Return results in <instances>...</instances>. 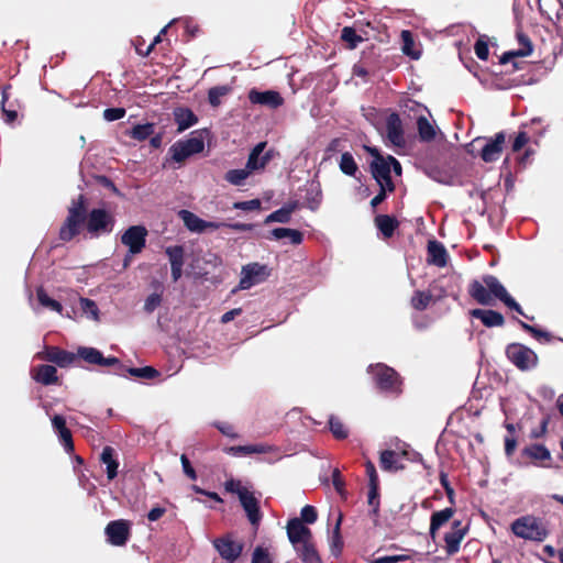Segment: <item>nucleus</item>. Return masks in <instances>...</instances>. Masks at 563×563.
<instances>
[{
  "label": "nucleus",
  "instance_id": "obj_1",
  "mask_svg": "<svg viewBox=\"0 0 563 563\" xmlns=\"http://www.w3.org/2000/svg\"><path fill=\"white\" fill-rule=\"evenodd\" d=\"M84 225L90 239H98L113 231L115 218L106 208H92L87 212L86 198L79 195L68 207L67 217L59 229V240L71 241L80 233Z\"/></svg>",
  "mask_w": 563,
  "mask_h": 563
},
{
  "label": "nucleus",
  "instance_id": "obj_2",
  "mask_svg": "<svg viewBox=\"0 0 563 563\" xmlns=\"http://www.w3.org/2000/svg\"><path fill=\"white\" fill-rule=\"evenodd\" d=\"M470 296L482 306H492L495 299L500 300L507 308L533 320L525 314L521 306L508 294L505 286L494 275H484L482 280L474 279L468 287Z\"/></svg>",
  "mask_w": 563,
  "mask_h": 563
},
{
  "label": "nucleus",
  "instance_id": "obj_3",
  "mask_svg": "<svg viewBox=\"0 0 563 563\" xmlns=\"http://www.w3.org/2000/svg\"><path fill=\"white\" fill-rule=\"evenodd\" d=\"M225 489L238 496L249 522L253 529L257 531L263 519V512L260 508L261 494H258V497L255 496V492L242 485L240 481L234 479L228 481L225 483Z\"/></svg>",
  "mask_w": 563,
  "mask_h": 563
},
{
  "label": "nucleus",
  "instance_id": "obj_4",
  "mask_svg": "<svg viewBox=\"0 0 563 563\" xmlns=\"http://www.w3.org/2000/svg\"><path fill=\"white\" fill-rule=\"evenodd\" d=\"M510 530L517 538L539 543L550 534L548 521L533 515H525L515 519L510 525Z\"/></svg>",
  "mask_w": 563,
  "mask_h": 563
},
{
  "label": "nucleus",
  "instance_id": "obj_5",
  "mask_svg": "<svg viewBox=\"0 0 563 563\" xmlns=\"http://www.w3.org/2000/svg\"><path fill=\"white\" fill-rule=\"evenodd\" d=\"M368 373L379 390L390 395H399L401 393V380L394 368L383 363H377L368 366Z\"/></svg>",
  "mask_w": 563,
  "mask_h": 563
},
{
  "label": "nucleus",
  "instance_id": "obj_6",
  "mask_svg": "<svg viewBox=\"0 0 563 563\" xmlns=\"http://www.w3.org/2000/svg\"><path fill=\"white\" fill-rule=\"evenodd\" d=\"M505 354L508 361L521 372L532 371L539 363L538 354L522 343H509L506 346Z\"/></svg>",
  "mask_w": 563,
  "mask_h": 563
},
{
  "label": "nucleus",
  "instance_id": "obj_7",
  "mask_svg": "<svg viewBox=\"0 0 563 563\" xmlns=\"http://www.w3.org/2000/svg\"><path fill=\"white\" fill-rule=\"evenodd\" d=\"M203 132L194 131L189 139L174 143L169 148L172 158L177 163H181L191 155L201 153L205 148Z\"/></svg>",
  "mask_w": 563,
  "mask_h": 563
},
{
  "label": "nucleus",
  "instance_id": "obj_8",
  "mask_svg": "<svg viewBox=\"0 0 563 563\" xmlns=\"http://www.w3.org/2000/svg\"><path fill=\"white\" fill-rule=\"evenodd\" d=\"M269 275L266 265L260 263H251L242 267L239 289L246 290L261 284Z\"/></svg>",
  "mask_w": 563,
  "mask_h": 563
},
{
  "label": "nucleus",
  "instance_id": "obj_9",
  "mask_svg": "<svg viewBox=\"0 0 563 563\" xmlns=\"http://www.w3.org/2000/svg\"><path fill=\"white\" fill-rule=\"evenodd\" d=\"M147 230L144 225H131L121 235V243L131 254H139L146 245Z\"/></svg>",
  "mask_w": 563,
  "mask_h": 563
},
{
  "label": "nucleus",
  "instance_id": "obj_10",
  "mask_svg": "<svg viewBox=\"0 0 563 563\" xmlns=\"http://www.w3.org/2000/svg\"><path fill=\"white\" fill-rule=\"evenodd\" d=\"M371 172L379 186H384L388 191H394L395 186L390 177V163L387 156H379L371 163Z\"/></svg>",
  "mask_w": 563,
  "mask_h": 563
},
{
  "label": "nucleus",
  "instance_id": "obj_11",
  "mask_svg": "<svg viewBox=\"0 0 563 563\" xmlns=\"http://www.w3.org/2000/svg\"><path fill=\"white\" fill-rule=\"evenodd\" d=\"M104 533L110 544L114 547H122L129 539L130 527L125 520H113L107 525Z\"/></svg>",
  "mask_w": 563,
  "mask_h": 563
},
{
  "label": "nucleus",
  "instance_id": "obj_12",
  "mask_svg": "<svg viewBox=\"0 0 563 563\" xmlns=\"http://www.w3.org/2000/svg\"><path fill=\"white\" fill-rule=\"evenodd\" d=\"M287 537L294 548L312 539L311 530L299 518H291L287 522Z\"/></svg>",
  "mask_w": 563,
  "mask_h": 563
},
{
  "label": "nucleus",
  "instance_id": "obj_13",
  "mask_svg": "<svg viewBox=\"0 0 563 563\" xmlns=\"http://www.w3.org/2000/svg\"><path fill=\"white\" fill-rule=\"evenodd\" d=\"M213 547L220 556L228 562H234L241 555L243 550V544L233 541L230 537H222L213 540Z\"/></svg>",
  "mask_w": 563,
  "mask_h": 563
},
{
  "label": "nucleus",
  "instance_id": "obj_14",
  "mask_svg": "<svg viewBox=\"0 0 563 563\" xmlns=\"http://www.w3.org/2000/svg\"><path fill=\"white\" fill-rule=\"evenodd\" d=\"M505 142L506 134L504 132L496 133L494 137L486 141L481 151V158L485 163L496 162L501 155Z\"/></svg>",
  "mask_w": 563,
  "mask_h": 563
},
{
  "label": "nucleus",
  "instance_id": "obj_15",
  "mask_svg": "<svg viewBox=\"0 0 563 563\" xmlns=\"http://www.w3.org/2000/svg\"><path fill=\"white\" fill-rule=\"evenodd\" d=\"M387 140L395 146L404 147L406 145L402 122L398 113L393 112L386 120Z\"/></svg>",
  "mask_w": 563,
  "mask_h": 563
},
{
  "label": "nucleus",
  "instance_id": "obj_16",
  "mask_svg": "<svg viewBox=\"0 0 563 563\" xmlns=\"http://www.w3.org/2000/svg\"><path fill=\"white\" fill-rule=\"evenodd\" d=\"M249 100L253 104H261L271 109H277L284 104V98L275 90L258 91L256 89H251L249 92Z\"/></svg>",
  "mask_w": 563,
  "mask_h": 563
},
{
  "label": "nucleus",
  "instance_id": "obj_17",
  "mask_svg": "<svg viewBox=\"0 0 563 563\" xmlns=\"http://www.w3.org/2000/svg\"><path fill=\"white\" fill-rule=\"evenodd\" d=\"M266 144V142H260L250 152L245 167L251 173L254 170L263 169L272 159L269 152L264 153Z\"/></svg>",
  "mask_w": 563,
  "mask_h": 563
},
{
  "label": "nucleus",
  "instance_id": "obj_18",
  "mask_svg": "<svg viewBox=\"0 0 563 563\" xmlns=\"http://www.w3.org/2000/svg\"><path fill=\"white\" fill-rule=\"evenodd\" d=\"M170 263V274L174 282H177L183 274L185 263V250L181 245L167 246L165 250Z\"/></svg>",
  "mask_w": 563,
  "mask_h": 563
},
{
  "label": "nucleus",
  "instance_id": "obj_19",
  "mask_svg": "<svg viewBox=\"0 0 563 563\" xmlns=\"http://www.w3.org/2000/svg\"><path fill=\"white\" fill-rule=\"evenodd\" d=\"M516 36L520 47L516 51L504 53L500 57V64H507L515 57H527L532 54L533 45L529 36L521 31H517Z\"/></svg>",
  "mask_w": 563,
  "mask_h": 563
},
{
  "label": "nucleus",
  "instance_id": "obj_20",
  "mask_svg": "<svg viewBox=\"0 0 563 563\" xmlns=\"http://www.w3.org/2000/svg\"><path fill=\"white\" fill-rule=\"evenodd\" d=\"M470 314L482 321V323L487 328L503 327L505 324L504 316L492 309H472Z\"/></svg>",
  "mask_w": 563,
  "mask_h": 563
},
{
  "label": "nucleus",
  "instance_id": "obj_21",
  "mask_svg": "<svg viewBox=\"0 0 563 563\" xmlns=\"http://www.w3.org/2000/svg\"><path fill=\"white\" fill-rule=\"evenodd\" d=\"M301 190L305 192V206L311 211L318 210L322 201V190L320 184L318 181H310Z\"/></svg>",
  "mask_w": 563,
  "mask_h": 563
},
{
  "label": "nucleus",
  "instance_id": "obj_22",
  "mask_svg": "<svg viewBox=\"0 0 563 563\" xmlns=\"http://www.w3.org/2000/svg\"><path fill=\"white\" fill-rule=\"evenodd\" d=\"M428 263L444 267L448 263V252L444 245L435 240L428 242Z\"/></svg>",
  "mask_w": 563,
  "mask_h": 563
},
{
  "label": "nucleus",
  "instance_id": "obj_23",
  "mask_svg": "<svg viewBox=\"0 0 563 563\" xmlns=\"http://www.w3.org/2000/svg\"><path fill=\"white\" fill-rule=\"evenodd\" d=\"M32 378L45 386L56 384L58 380L57 369L53 365H38L32 371Z\"/></svg>",
  "mask_w": 563,
  "mask_h": 563
},
{
  "label": "nucleus",
  "instance_id": "obj_24",
  "mask_svg": "<svg viewBox=\"0 0 563 563\" xmlns=\"http://www.w3.org/2000/svg\"><path fill=\"white\" fill-rule=\"evenodd\" d=\"M298 208V202L297 201H290L288 203H285L282 208L273 211L272 213H269L265 220H264V223L265 224H268V223H273V222H278V223H288L291 219V214L292 212Z\"/></svg>",
  "mask_w": 563,
  "mask_h": 563
},
{
  "label": "nucleus",
  "instance_id": "obj_25",
  "mask_svg": "<svg viewBox=\"0 0 563 563\" xmlns=\"http://www.w3.org/2000/svg\"><path fill=\"white\" fill-rule=\"evenodd\" d=\"M45 358L59 367H67L75 362L76 354L59 347H51L46 351Z\"/></svg>",
  "mask_w": 563,
  "mask_h": 563
},
{
  "label": "nucleus",
  "instance_id": "obj_26",
  "mask_svg": "<svg viewBox=\"0 0 563 563\" xmlns=\"http://www.w3.org/2000/svg\"><path fill=\"white\" fill-rule=\"evenodd\" d=\"M77 356L88 364L99 366H104L106 363L114 362L113 360H107L98 349L90 346H79L77 350Z\"/></svg>",
  "mask_w": 563,
  "mask_h": 563
},
{
  "label": "nucleus",
  "instance_id": "obj_27",
  "mask_svg": "<svg viewBox=\"0 0 563 563\" xmlns=\"http://www.w3.org/2000/svg\"><path fill=\"white\" fill-rule=\"evenodd\" d=\"M174 118L177 123L178 132H184L195 125L198 121L196 114L190 109L181 107L174 110Z\"/></svg>",
  "mask_w": 563,
  "mask_h": 563
},
{
  "label": "nucleus",
  "instance_id": "obj_28",
  "mask_svg": "<svg viewBox=\"0 0 563 563\" xmlns=\"http://www.w3.org/2000/svg\"><path fill=\"white\" fill-rule=\"evenodd\" d=\"M294 549L302 563H322L312 539Z\"/></svg>",
  "mask_w": 563,
  "mask_h": 563
},
{
  "label": "nucleus",
  "instance_id": "obj_29",
  "mask_svg": "<svg viewBox=\"0 0 563 563\" xmlns=\"http://www.w3.org/2000/svg\"><path fill=\"white\" fill-rule=\"evenodd\" d=\"M375 225L385 239H389L394 235L399 222L395 217L378 214L375 217Z\"/></svg>",
  "mask_w": 563,
  "mask_h": 563
},
{
  "label": "nucleus",
  "instance_id": "obj_30",
  "mask_svg": "<svg viewBox=\"0 0 563 563\" xmlns=\"http://www.w3.org/2000/svg\"><path fill=\"white\" fill-rule=\"evenodd\" d=\"M468 529L450 531L444 536L445 551L449 556L454 555L460 551L461 542L467 534Z\"/></svg>",
  "mask_w": 563,
  "mask_h": 563
},
{
  "label": "nucleus",
  "instance_id": "obj_31",
  "mask_svg": "<svg viewBox=\"0 0 563 563\" xmlns=\"http://www.w3.org/2000/svg\"><path fill=\"white\" fill-rule=\"evenodd\" d=\"M455 510L451 507L434 511L430 519V536L434 538L435 532L444 526L454 515Z\"/></svg>",
  "mask_w": 563,
  "mask_h": 563
},
{
  "label": "nucleus",
  "instance_id": "obj_32",
  "mask_svg": "<svg viewBox=\"0 0 563 563\" xmlns=\"http://www.w3.org/2000/svg\"><path fill=\"white\" fill-rule=\"evenodd\" d=\"M178 217L183 220L185 227L194 233H203V219L189 210H180Z\"/></svg>",
  "mask_w": 563,
  "mask_h": 563
},
{
  "label": "nucleus",
  "instance_id": "obj_33",
  "mask_svg": "<svg viewBox=\"0 0 563 563\" xmlns=\"http://www.w3.org/2000/svg\"><path fill=\"white\" fill-rule=\"evenodd\" d=\"M100 461L107 466V477L112 481L118 475L119 463L114 459V450L111 446H104L100 454Z\"/></svg>",
  "mask_w": 563,
  "mask_h": 563
},
{
  "label": "nucleus",
  "instance_id": "obj_34",
  "mask_svg": "<svg viewBox=\"0 0 563 563\" xmlns=\"http://www.w3.org/2000/svg\"><path fill=\"white\" fill-rule=\"evenodd\" d=\"M522 453L539 462L551 461V453L543 444H531L523 449Z\"/></svg>",
  "mask_w": 563,
  "mask_h": 563
},
{
  "label": "nucleus",
  "instance_id": "obj_35",
  "mask_svg": "<svg viewBox=\"0 0 563 563\" xmlns=\"http://www.w3.org/2000/svg\"><path fill=\"white\" fill-rule=\"evenodd\" d=\"M341 522H342V517L339 516V518L335 522L333 532H332V537L330 539L331 553L335 558L341 555L342 549H343V540H342L341 532H340Z\"/></svg>",
  "mask_w": 563,
  "mask_h": 563
},
{
  "label": "nucleus",
  "instance_id": "obj_36",
  "mask_svg": "<svg viewBox=\"0 0 563 563\" xmlns=\"http://www.w3.org/2000/svg\"><path fill=\"white\" fill-rule=\"evenodd\" d=\"M401 40L404 54L411 57L412 59L420 58L421 52L415 48V41L411 32L408 30H404L401 32Z\"/></svg>",
  "mask_w": 563,
  "mask_h": 563
},
{
  "label": "nucleus",
  "instance_id": "obj_37",
  "mask_svg": "<svg viewBox=\"0 0 563 563\" xmlns=\"http://www.w3.org/2000/svg\"><path fill=\"white\" fill-rule=\"evenodd\" d=\"M250 175L251 172L246 167L240 169H230L225 173L224 179L233 186H243Z\"/></svg>",
  "mask_w": 563,
  "mask_h": 563
},
{
  "label": "nucleus",
  "instance_id": "obj_38",
  "mask_svg": "<svg viewBox=\"0 0 563 563\" xmlns=\"http://www.w3.org/2000/svg\"><path fill=\"white\" fill-rule=\"evenodd\" d=\"M36 294H37V300L43 307L48 308V309L62 314V312H63L62 303L59 301L48 297V295L46 294V291L44 290V288L42 286L37 288Z\"/></svg>",
  "mask_w": 563,
  "mask_h": 563
},
{
  "label": "nucleus",
  "instance_id": "obj_39",
  "mask_svg": "<svg viewBox=\"0 0 563 563\" xmlns=\"http://www.w3.org/2000/svg\"><path fill=\"white\" fill-rule=\"evenodd\" d=\"M419 136L422 141L429 142L435 137V131L426 117H419L417 120Z\"/></svg>",
  "mask_w": 563,
  "mask_h": 563
},
{
  "label": "nucleus",
  "instance_id": "obj_40",
  "mask_svg": "<svg viewBox=\"0 0 563 563\" xmlns=\"http://www.w3.org/2000/svg\"><path fill=\"white\" fill-rule=\"evenodd\" d=\"M518 323L525 331L529 332L536 340L540 342L549 343L553 339V335L549 331L539 329L534 325H530L521 320H518Z\"/></svg>",
  "mask_w": 563,
  "mask_h": 563
},
{
  "label": "nucleus",
  "instance_id": "obj_41",
  "mask_svg": "<svg viewBox=\"0 0 563 563\" xmlns=\"http://www.w3.org/2000/svg\"><path fill=\"white\" fill-rule=\"evenodd\" d=\"M339 167L341 172L347 176H355L358 169L357 164L350 152H344L341 155Z\"/></svg>",
  "mask_w": 563,
  "mask_h": 563
},
{
  "label": "nucleus",
  "instance_id": "obj_42",
  "mask_svg": "<svg viewBox=\"0 0 563 563\" xmlns=\"http://www.w3.org/2000/svg\"><path fill=\"white\" fill-rule=\"evenodd\" d=\"M154 123L136 124L132 128L130 136L137 141H145L154 133Z\"/></svg>",
  "mask_w": 563,
  "mask_h": 563
},
{
  "label": "nucleus",
  "instance_id": "obj_43",
  "mask_svg": "<svg viewBox=\"0 0 563 563\" xmlns=\"http://www.w3.org/2000/svg\"><path fill=\"white\" fill-rule=\"evenodd\" d=\"M231 91V87L228 85L214 86L208 91V101L212 107H218L221 103L222 97L227 96Z\"/></svg>",
  "mask_w": 563,
  "mask_h": 563
},
{
  "label": "nucleus",
  "instance_id": "obj_44",
  "mask_svg": "<svg viewBox=\"0 0 563 563\" xmlns=\"http://www.w3.org/2000/svg\"><path fill=\"white\" fill-rule=\"evenodd\" d=\"M379 463L384 471L398 470V455L395 451L385 450L380 453Z\"/></svg>",
  "mask_w": 563,
  "mask_h": 563
},
{
  "label": "nucleus",
  "instance_id": "obj_45",
  "mask_svg": "<svg viewBox=\"0 0 563 563\" xmlns=\"http://www.w3.org/2000/svg\"><path fill=\"white\" fill-rule=\"evenodd\" d=\"M251 563H274V555L268 547L257 545L253 550Z\"/></svg>",
  "mask_w": 563,
  "mask_h": 563
},
{
  "label": "nucleus",
  "instance_id": "obj_46",
  "mask_svg": "<svg viewBox=\"0 0 563 563\" xmlns=\"http://www.w3.org/2000/svg\"><path fill=\"white\" fill-rule=\"evenodd\" d=\"M432 296L429 292L417 290L411 298V306L419 311L427 309Z\"/></svg>",
  "mask_w": 563,
  "mask_h": 563
},
{
  "label": "nucleus",
  "instance_id": "obj_47",
  "mask_svg": "<svg viewBox=\"0 0 563 563\" xmlns=\"http://www.w3.org/2000/svg\"><path fill=\"white\" fill-rule=\"evenodd\" d=\"M130 375L142 379H154L159 376V372L152 366L131 367Z\"/></svg>",
  "mask_w": 563,
  "mask_h": 563
},
{
  "label": "nucleus",
  "instance_id": "obj_48",
  "mask_svg": "<svg viewBox=\"0 0 563 563\" xmlns=\"http://www.w3.org/2000/svg\"><path fill=\"white\" fill-rule=\"evenodd\" d=\"M329 426H330V430H331L332 434L336 439H345L347 437V434H349L347 429L345 428V426L342 423V421L339 418H336L334 416H330Z\"/></svg>",
  "mask_w": 563,
  "mask_h": 563
},
{
  "label": "nucleus",
  "instance_id": "obj_49",
  "mask_svg": "<svg viewBox=\"0 0 563 563\" xmlns=\"http://www.w3.org/2000/svg\"><path fill=\"white\" fill-rule=\"evenodd\" d=\"M80 308L87 317H89L93 320H98L99 309H98L97 303L92 299L80 298Z\"/></svg>",
  "mask_w": 563,
  "mask_h": 563
},
{
  "label": "nucleus",
  "instance_id": "obj_50",
  "mask_svg": "<svg viewBox=\"0 0 563 563\" xmlns=\"http://www.w3.org/2000/svg\"><path fill=\"white\" fill-rule=\"evenodd\" d=\"M341 38L350 44L351 48H355L360 42H362V37L356 34V31L351 26H344L341 31Z\"/></svg>",
  "mask_w": 563,
  "mask_h": 563
},
{
  "label": "nucleus",
  "instance_id": "obj_51",
  "mask_svg": "<svg viewBox=\"0 0 563 563\" xmlns=\"http://www.w3.org/2000/svg\"><path fill=\"white\" fill-rule=\"evenodd\" d=\"M107 360H113L114 362L112 363H106L104 366L106 367H112V373L118 375V376H126L128 374L130 375V368L131 367H128L125 366L118 357L115 356H109L107 357Z\"/></svg>",
  "mask_w": 563,
  "mask_h": 563
},
{
  "label": "nucleus",
  "instance_id": "obj_52",
  "mask_svg": "<svg viewBox=\"0 0 563 563\" xmlns=\"http://www.w3.org/2000/svg\"><path fill=\"white\" fill-rule=\"evenodd\" d=\"M56 434L58 435L59 442L64 446V450L67 453L73 452L74 451V442H73L71 432L69 431V429L66 428L62 431H58Z\"/></svg>",
  "mask_w": 563,
  "mask_h": 563
},
{
  "label": "nucleus",
  "instance_id": "obj_53",
  "mask_svg": "<svg viewBox=\"0 0 563 563\" xmlns=\"http://www.w3.org/2000/svg\"><path fill=\"white\" fill-rule=\"evenodd\" d=\"M7 100H8V93L5 90H3L2 91V100H1V110H2V113L4 114L5 123L11 124L16 120L18 112L13 109L5 108Z\"/></svg>",
  "mask_w": 563,
  "mask_h": 563
},
{
  "label": "nucleus",
  "instance_id": "obj_54",
  "mask_svg": "<svg viewBox=\"0 0 563 563\" xmlns=\"http://www.w3.org/2000/svg\"><path fill=\"white\" fill-rule=\"evenodd\" d=\"M300 520L306 523H313L317 521L318 515L313 506L307 505L300 511Z\"/></svg>",
  "mask_w": 563,
  "mask_h": 563
},
{
  "label": "nucleus",
  "instance_id": "obj_55",
  "mask_svg": "<svg viewBox=\"0 0 563 563\" xmlns=\"http://www.w3.org/2000/svg\"><path fill=\"white\" fill-rule=\"evenodd\" d=\"M233 208L243 211H253L261 208L260 199H252L246 201H238L233 203Z\"/></svg>",
  "mask_w": 563,
  "mask_h": 563
},
{
  "label": "nucleus",
  "instance_id": "obj_56",
  "mask_svg": "<svg viewBox=\"0 0 563 563\" xmlns=\"http://www.w3.org/2000/svg\"><path fill=\"white\" fill-rule=\"evenodd\" d=\"M125 115L124 108H107L103 111V119L106 121L112 122L122 119Z\"/></svg>",
  "mask_w": 563,
  "mask_h": 563
},
{
  "label": "nucleus",
  "instance_id": "obj_57",
  "mask_svg": "<svg viewBox=\"0 0 563 563\" xmlns=\"http://www.w3.org/2000/svg\"><path fill=\"white\" fill-rule=\"evenodd\" d=\"M162 302V297L161 295L156 294V292H153L151 294L145 302H144V310L147 312V313H152Z\"/></svg>",
  "mask_w": 563,
  "mask_h": 563
},
{
  "label": "nucleus",
  "instance_id": "obj_58",
  "mask_svg": "<svg viewBox=\"0 0 563 563\" xmlns=\"http://www.w3.org/2000/svg\"><path fill=\"white\" fill-rule=\"evenodd\" d=\"M474 51L478 59L486 60L489 55L488 44L485 41L478 40L474 45Z\"/></svg>",
  "mask_w": 563,
  "mask_h": 563
},
{
  "label": "nucleus",
  "instance_id": "obj_59",
  "mask_svg": "<svg viewBox=\"0 0 563 563\" xmlns=\"http://www.w3.org/2000/svg\"><path fill=\"white\" fill-rule=\"evenodd\" d=\"M368 504L373 507V514L377 515L379 510L378 486L371 485L368 490Z\"/></svg>",
  "mask_w": 563,
  "mask_h": 563
},
{
  "label": "nucleus",
  "instance_id": "obj_60",
  "mask_svg": "<svg viewBox=\"0 0 563 563\" xmlns=\"http://www.w3.org/2000/svg\"><path fill=\"white\" fill-rule=\"evenodd\" d=\"M213 426L225 437L235 439L238 438V433L234 430V427L228 422H214Z\"/></svg>",
  "mask_w": 563,
  "mask_h": 563
},
{
  "label": "nucleus",
  "instance_id": "obj_61",
  "mask_svg": "<svg viewBox=\"0 0 563 563\" xmlns=\"http://www.w3.org/2000/svg\"><path fill=\"white\" fill-rule=\"evenodd\" d=\"M409 560L408 555L399 554V555H384L376 558L373 563H399Z\"/></svg>",
  "mask_w": 563,
  "mask_h": 563
},
{
  "label": "nucleus",
  "instance_id": "obj_62",
  "mask_svg": "<svg viewBox=\"0 0 563 563\" xmlns=\"http://www.w3.org/2000/svg\"><path fill=\"white\" fill-rule=\"evenodd\" d=\"M365 468H366V475L368 476V486H371V485L378 486V475H377L375 465L371 461H367L365 463Z\"/></svg>",
  "mask_w": 563,
  "mask_h": 563
},
{
  "label": "nucleus",
  "instance_id": "obj_63",
  "mask_svg": "<svg viewBox=\"0 0 563 563\" xmlns=\"http://www.w3.org/2000/svg\"><path fill=\"white\" fill-rule=\"evenodd\" d=\"M180 462H181V466H183V471L184 473L192 481H195L197 478V474H196V471L195 468L191 466L190 464V461L188 460V457L183 454L180 456Z\"/></svg>",
  "mask_w": 563,
  "mask_h": 563
},
{
  "label": "nucleus",
  "instance_id": "obj_64",
  "mask_svg": "<svg viewBox=\"0 0 563 563\" xmlns=\"http://www.w3.org/2000/svg\"><path fill=\"white\" fill-rule=\"evenodd\" d=\"M529 141L528 134L526 132H519L514 142H512V151L518 152L520 151Z\"/></svg>",
  "mask_w": 563,
  "mask_h": 563
}]
</instances>
